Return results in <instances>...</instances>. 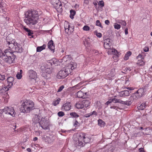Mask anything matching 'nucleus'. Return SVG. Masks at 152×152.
Here are the masks:
<instances>
[{
    "mask_svg": "<svg viewBox=\"0 0 152 152\" xmlns=\"http://www.w3.org/2000/svg\"><path fill=\"white\" fill-rule=\"evenodd\" d=\"M74 126L75 127H78L79 126V124L78 121L76 119H75V122L74 124Z\"/></svg>",
    "mask_w": 152,
    "mask_h": 152,
    "instance_id": "nucleus-47",
    "label": "nucleus"
},
{
    "mask_svg": "<svg viewBox=\"0 0 152 152\" xmlns=\"http://www.w3.org/2000/svg\"><path fill=\"white\" fill-rule=\"evenodd\" d=\"M61 99L60 98H58L57 100L54 101L53 102V104L54 106H56L57 104H59V103L60 102Z\"/></svg>",
    "mask_w": 152,
    "mask_h": 152,
    "instance_id": "nucleus-35",
    "label": "nucleus"
},
{
    "mask_svg": "<svg viewBox=\"0 0 152 152\" xmlns=\"http://www.w3.org/2000/svg\"><path fill=\"white\" fill-rule=\"evenodd\" d=\"M139 152H145L143 148H140L139 149Z\"/></svg>",
    "mask_w": 152,
    "mask_h": 152,
    "instance_id": "nucleus-62",
    "label": "nucleus"
},
{
    "mask_svg": "<svg viewBox=\"0 0 152 152\" xmlns=\"http://www.w3.org/2000/svg\"><path fill=\"white\" fill-rule=\"evenodd\" d=\"M71 107V103L69 102H67L63 104L62 108L65 111H68L70 110Z\"/></svg>",
    "mask_w": 152,
    "mask_h": 152,
    "instance_id": "nucleus-17",
    "label": "nucleus"
},
{
    "mask_svg": "<svg viewBox=\"0 0 152 152\" xmlns=\"http://www.w3.org/2000/svg\"><path fill=\"white\" fill-rule=\"evenodd\" d=\"M23 49L20 44L16 42L12 49L7 50L6 53L7 52V54L8 55V54H10L11 53H13L15 52L21 53L23 52Z\"/></svg>",
    "mask_w": 152,
    "mask_h": 152,
    "instance_id": "nucleus-6",
    "label": "nucleus"
},
{
    "mask_svg": "<svg viewBox=\"0 0 152 152\" xmlns=\"http://www.w3.org/2000/svg\"><path fill=\"white\" fill-rule=\"evenodd\" d=\"M136 58L138 59L137 63L138 65L142 66L145 65V62L144 61V58L142 57V56L141 54H139Z\"/></svg>",
    "mask_w": 152,
    "mask_h": 152,
    "instance_id": "nucleus-12",
    "label": "nucleus"
},
{
    "mask_svg": "<svg viewBox=\"0 0 152 152\" xmlns=\"http://www.w3.org/2000/svg\"><path fill=\"white\" fill-rule=\"evenodd\" d=\"M77 97L79 98H85L86 96L84 95V93L81 91H80L77 93Z\"/></svg>",
    "mask_w": 152,
    "mask_h": 152,
    "instance_id": "nucleus-22",
    "label": "nucleus"
},
{
    "mask_svg": "<svg viewBox=\"0 0 152 152\" xmlns=\"http://www.w3.org/2000/svg\"><path fill=\"white\" fill-rule=\"evenodd\" d=\"M16 77L18 79H20L21 78L22 75V74H19V72H18L16 75Z\"/></svg>",
    "mask_w": 152,
    "mask_h": 152,
    "instance_id": "nucleus-45",
    "label": "nucleus"
},
{
    "mask_svg": "<svg viewBox=\"0 0 152 152\" xmlns=\"http://www.w3.org/2000/svg\"><path fill=\"white\" fill-rule=\"evenodd\" d=\"M83 82H80V83H79L78 84H77V85H76L75 86V87H78L80 86L81 85H82L83 84Z\"/></svg>",
    "mask_w": 152,
    "mask_h": 152,
    "instance_id": "nucleus-61",
    "label": "nucleus"
},
{
    "mask_svg": "<svg viewBox=\"0 0 152 152\" xmlns=\"http://www.w3.org/2000/svg\"><path fill=\"white\" fill-rule=\"evenodd\" d=\"M96 35L97 37L100 38L102 36V34L98 32L97 31H96L95 32Z\"/></svg>",
    "mask_w": 152,
    "mask_h": 152,
    "instance_id": "nucleus-48",
    "label": "nucleus"
},
{
    "mask_svg": "<svg viewBox=\"0 0 152 152\" xmlns=\"http://www.w3.org/2000/svg\"><path fill=\"white\" fill-rule=\"evenodd\" d=\"M119 56L113 55V59L115 60H118V57Z\"/></svg>",
    "mask_w": 152,
    "mask_h": 152,
    "instance_id": "nucleus-55",
    "label": "nucleus"
},
{
    "mask_svg": "<svg viewBox=\"0 0 152 152\" xmlns=\"http://www.w3.org/2000/svg\"><path fill=\"white\" fill-rule=\"evenodd\" d=\"M80 80H81V78L80 77H76V78H75V79L74 80H72V81H76L78 82Z\"/></svg>",
    "mask_w": 152,
    "mask_h": 152,
    "instance_id": "nucleus-53",
    "label": "nucleus"
},
{
    "mask_svg": "<svg viewBox=\"0 0 152 152\" xmlns=\"http://www.w3.org/2000/svg\"><path fill=\"white\" fill-rule=\"evenodd\" d=\"M114 70H113V71H112V73L110 72V73L109 74V76H110V77H109L110 79H112V77H113L115 75V72H114Z\"/></svg>",
    "mask_w": 152,
    "mask_h": 152,
    "instance_id": "nucleus-43",
    "label": "nucleus"
},
{
    "mask_svg": "<svg viewBox=\"0 0 152 152\" xmlns=\"http://www.w3.org/2000/svg\"><path fill=\"white\" fill-rule=\"evenodd\" d=\"M91 113L92 115H97V112L95 111H94L92 112H91Z\"/></svg>",
    "mask_w": 152,
    "mask_h": 152,
    "instance_id": "nucleus-59",
    "label": "nucleus"
},
{
    "mask_svg": "<svg viewBox=\"0 0 152 152\" xmlns=\"http://www.w3.org/2000/svg\"><path fill=\"white\" fill-rule=\"evenodd\" d=\"M82 101L84 107H88L90 105V104L91 103L90 101L88 100H84Z\"/></svg>",
    "mask_w": 152,
    "mask_h": 152,
    "instance_id": "nucleus-28",
    "label": "nucleus"
},
{
    "mask_svg": "<svg viewBox=\"0 0 152 152\" xmlns=\"http://www.w3.org/2000/svg\"><path fill=\"white\" fill-rule=\"evenodd\" d=\"M45 142H47L48 143H50L53 142L50 137H47L45 138Z\"/></svg>",
    "mask_w": 152,
    "mask_h": 152,
    "instance_id": "nucleus-36",
    "label": "nucleus"
},
{
    "mask_svg": "<svg viewBox=\"0 0 152 152\" xmlns=\"http://www.w3.org/2000/svg\"><path fill=\"white\" fill-rule=\"evenodd\" d=\"M118 22L119 23L121 24L122 25H123L124 26H126V23L124 20H119L118 21Z\"/></svg>",
    "mask_w": 152,
    "mask_h": 152,
    "instance_id": "nucleus-39",
    "label": "nucleus"
},
{
    "mask_svg": "<svg viewBox=\"0 0 152 152\" xmlns=\"http://www.w3.org/2000/svg\"><path fill=\"white\" fill-rule=\"evenodd\" d=\"M5 79V76L4 75L0 74V80H4Z\"/></svg>",
    "mask_w": 152,
    "mask_h": 152,
    "instance_id": "nucleus-52",
    "label": "nucleus"
},
{
    "mask_svg": "<svg viewBox=\"0 0 152 152\" xmlns=\"http://www.w3.org/2000/svg\"><path fill=\"white\" fill-rule=\"evenodd\" d=\"M21 29L24 30L26 32L28 33L30 30L28 28H26L24 26H22L21 27Z\"/></svg>",
    "mask_w": 152,
    "mask_h": 152,
    "instance_id": "nucleus-42",
    "label": "nucleus"
},
{
    "mask_svg": "<svg viewBox=\"0 0 152 152\" xmlns=\"http://www.w3.org/2000/svg\"><path fill=\"white\" fill-rule=\"evenodd\" d=\"M75 106L77 109L83 108L84 107L83 101H80L77 102L75 104Z\"/></svg>",
    "mask_w": 152,
    "mask_h": 152,
    "instance_id": "nucleus-21",
    "label": "nucleus"
},
{
    "mask_svg": "<svg viewBox=\"0 0 152 152\" xmlns=\"http://www.w3.org/2000/svg\"><path fill=\"white\" fill-rule=\"evenodd\" d=\"M113 55L115 56H119L120 54H119V53L115 49L113 50V53H112Z\"/></svg>",
    "mask_w": 152,
    "mask_h": 152,
    "instance_id": "nucleus-41",
    "label": "nucleus"
},
{
    "mask_svg": "<svg viewBox=\"0 0 152 152\" xmlns=\"http://www.w3.org/2000/svg\"><path fill=\"white\" fill-rule=\"evenodd\" d=\"M70 73L71 71L69 68H64L63 70L59 72L56 75V77L59 79H64Z\"/></svg>",
    "mask_w": 152,
    "mask_h": 152,
    "instance_id": "nucleus-7",
    "label": "nucleus"
},
{
    "mask_svg": "<svg viewBox=\"0 0 152 152\" xmlns=\"http://www.w3.org/2000/svg\"><path fill=\"white\" fill-rule=\"evenodd\" d=\"M145 92V91L143 88H140L138 89L136 92L134 94L138 99L144 95Z\"/></svg>",
    "mask_w": 152,
    "mask_h": 152,
    "instance_id": "nucleus-13",
    "label": "nucleus"
},
{
    "mask_svg": "<svg viewBox=\"0 0 152 152\" xmlns=\"http://www.w3.org/2000/svg\"><path fill=\"white\" fill-rule=\"evenodd\" d=\"M46 46V45L45 44H43L42 46H39L37 48V52H40L43 50L45 49Z\"/></svg>",
    "mask_w": 152,
    "mask_h": 152,
    "instance_id": "nucleus-23",
    "label": "nucleus"
},
{
    "mask_svg": "<svg viewBox=\"0 0 152 152\" xmlns=\"http://www.w3.org/2000/svg\"><path fill=\"white\" fill-rule=\"evenodd\" d=\"M39 124L40 126L44 129H47L48 128L47 121L45 118H42Z\"/></svg>",
    "mask_w": 152,
    "mask_h": 152,
    "instance_id": "nucleus-10",
    "label": "nucleus"
},
{
    "mask_svg": "<svg viewBox=\"0 0 152 152\" xmlns=\"http://www.w3.org/2000/svg\"><path fill=\"white\" fill-rule=\"evenodd\" d=\"M67 25H67H66L65 26H64V28L65 29V31L66 32L68 33V31H67V30H68V28H67L68 24Z\"/></svg>",
    "mask_w": 152,
    "mask_h": 152,
    "instance_id": "nucleus-64",
    "label": "nucleus"
},
{
    "mask_svg": "<svg viewBox=\"0 0 152 152\" xmlns=\"http://www.w3.org/2000/svg\"><path fill=\"white\" fill-rule=\"evenodd\" d=\"M16 42V41H6V46L8 48H7L5 50H11Z\"/></svg>",
    "mask_w": 152,
    "mask_h": 152,
    "instance_id": "nucleus-18",
    "label": "nucleus"
},
{
    "mask_svg": "<svg viewBox=\"0 0 152 152\" xmlns=\"http://www.w3.org/2000/svg\"><path fill=\"white\" fill-rule=\"evenodd\" d=\"M65 115L64 113L62 111H60L58 113V115L59 117H62Z\"/></svg>",
    "mask_w": 152,
    "mask_h": 152,
    "instance_id": "nucleus-44",
    "label": "nucleus"
},
{
    "mask_svg": "<svg viewBox=\"0 0 152 152\" xmlns=\"http://www.w3.org/2000/svg\"><path fill=\"white\" fill-rule=\"evenodd\" d=\"M143 50L145 52H147L149 51V48L148 47H145L143 48Z\"/></svg>",
    "mask_w": 152,
    "mask_h": 152,
    "instance_id": "nucleus-58",
    "label": "nucleus"
},
{
    "mask_svg": "<svg viewBox=\"0 0 152 152\" xmlns=\"http://www.w3.org/2000/svg\"><path fill=\"white\" fill-rule=\"evenodd\" d=\"M40 70L41 71H45L49 75L52 72L51 69L50 68L45 67L44 66H42L40 68Z\"/></svg>",
    "mask_w": 152,
    "mask_h": 152,
    "instance_id": "nucleus-19",
    "label": "nucleus"
},
{
    "mask_svg": "<svg viewBox=\"0 0 152 152\" xmlns=\"http://www.w3.org/2000/svg\"><path fill=\"white\" fill-rule=\"evenodd\" d=\"M113 100V102L115 103H117L118 102L119 99L115 98L112 99Z\"/></svg>",
    "mask_w": 152,
    "mask_h": 152,
    "instance_id": "nucleus-56",
    "label": "nucleus"
},
{
    "mask_svg": "<svg viewBox=\"0 0 152 152\" xmlns=\"http://www.w3.org/2000/svg\"><path fill=\"white\" fill-rule=\"evenodd\" d=\"M99 5L101 7H103L104 5L103 1H100L99 3Z\"/></svg>",
    "mask_w": 152,
    "mask_h": 152,
    "instance_id": "nucleus-50",
    "label": "nucleus"
},
{
    "mask_svg": "<svg viewBox=\"0 0 152 152\" xmlns=\"http://www.w3.org/2000/svg\"><path fill=\"white\" fill-rule=\"evenodd\" d=\"M83 29L84 31H88L90 29V27L88 26H85L83 28Z\"/></svg>",
    "mask_w": 152,
    "mask_h": 152,
    "instance_id": "nucleus-46",
    "label": "nucleus"
},
{
    "mask_svg": "<svg viewBox=\"0 0 152 152\" xmlns=\"http://www.w3.org/2000/svg\"><path fill=\"white\" fill-rule=\"evenodd\" d=\"M91 113H87L85 114L84 115V117L86 118H88L90 117V116H91Z\"/></svg>",
    "mask_w": 152,
    "mask_h": 152,
    "instance_id": "nucleus-54",
    "label": "nucleus"
},
{
    "mask_svg": "<svg viewBox=\"0 0 152 152\" xmlns=\"http://www.w3.org/2000/svg\"><path fill=\"white\" fill-rule=\"evenodd\" d=\"M111 40L109 39H105V49H106V52L108 55L112 54L113 50L111 42Z\"/></svg>",
    "mask_w": 152,
    "mask_h": 152,
    "instance_id": "nucleus-8",
    "label": "nucleus"
},
{
    "mask_svg": "<svg viewBox=\"0 0 152 152\" xmlns=\"http://www.w3.org/2000/svg\"><path fill=\"white\" fill-rule=\"evenodd\" d=\"M0 115L1 118H4V115L7 114L10 115L12 117H15V115L16 113L14 109L12 107H6L3 109H0Z\"/></svg>",
    "mask_w": 152,
    "mask_h": 152,
    "instance_id": "nucleus-4",
    "label": "nucleus"
},
{
    "mask_svg": "<svg viewBox=\"0 0 152 152\" xmlns=\"http://www.w3.org/2000/svg\"><path fill=\"white\" fill-rule=\"evenodd\" d=\"M90 140L87 135L84 133H81L77 135L76 138H74L75 145L77 148H80L84 146L86 144L89 143Z\"/></svg>",
    "mask_w": 152,
    "mask_h": 152,
    "instance_id": "nucleus-2",
    "label": "nucleus"
},
{
    "mask_svg": "<svg viewBox=\"0 0 152 152\" xmlns=\"http://www.w3.org/2000/svg\"><path fill=\"white\" fill-rule=\"evenodd\" d=\"M129 91L128 90L122 91L120 92L119 96L121 97L127 96L129 95Z\"/></svg>",
    "mask_w": 152,
    "mask_h": 152,
    "instance_id": "nucleus-20",
    "label": "nucleus"
},
{
    "mask_svg": "<svg viewBox=\"0 0 152 152\" xmlns=\"http://www.w3.org/2000/svg\"><path fill=\"white\" fill-rule=\"evenodd\" d=\"M6 41H16L15 40V39H13L11 37L9 36H8L6 37Z\"/></svg>",
    "mask_w": 152,
    "mask_h": 152,
    "instance_id": "nucleus-34",
    "label": "nucleus"
},
{
    "mask_svg": "<svg viewBox=\"0 0 152 152\" xmlns=\"http://www.w3.org/2000/svg\"><path fill=\"white\" fill-rule=\"evenodd\" d=\"M147 104L145 103H144L141 104L140 106L137 107V108L140 110H142L146 107Z\"/></svg>",
    "mask_w": 152,
    "mask_h": 152,
    "instance_id": "nucleus-26",
    "label": "nucleus"
},
{
    "mask_svg": "<svg viewBox=\"0 0 152 152\" xmlns=\"http://www.w3.org/2000/svg\"><path fill=\"white\" fill-rule=\"evenodd\" d=\"M28 36H31V38H33L34 36L32 35L33 34V31L31 30H30L28 33Z\"/></svg>",
    "mask_w": 152,
    "mask_h": 152,
    "instance_id": "nucleus-40",
    "label": "nucleus"
},
{
    "mask_svg": "<svg viewBox=\"0 0 152 152\" xmlns=\"http://www.w3.org/2000/svg\"><path fill=\"white\" fill-rule=\"evenodd\" d=\"M7 50H5L4 55V56L3 57V59L4 61L6 63L8 64H11L15 62V60L16 58L15 55L13 54V53H11L10 54L7 55V52L6 53Z\"/></svg>",
    "mask_w": 152,
    "mask_h": 152,
    "instance_id": "nucleus-5",
    "label": "nucleus"
},
{
    "mask_svg": "<svg viewBox=\"0 0 152 152\" xmlns=\"http://www.w3.org/2000/svg\"><path fill=\"white\" fill-rule=\"evenodd\" d=\"M9 88L7 86L6 87H4L1 88H0V93H2L4 92H5L9 90Z\"/></svg>",
    "mask_w": 152,
    "mask_h": 152,
    "instance_id": "nucleus-33",
    "label": "nucleus"
},
{
    "mask_svg": "<svg viewBox=\"0 0 152 152\" xmlns=\"http://www.w3.org/2000/svg\"><path fill=\"white\" fill-rule=\"evenodd\" d=\"M51 2L57 11L61 12L62 10V5L59 0H51Z\"/></svg>",
    "mask_w": 152,
    "mask_h": 152,
    "instance_id": "nucleus-9",
    "label": "nucleus"
},
{
    "mask_svg": "<svg viewBox=\"0 0 152 152\" xmlns=\"http://www.w3.org/2000/svg\"><path fill=\"white\" fill-rule=\"evenodd\" d=\"M138 99L134 93L130 97L129 100L126 101L127 102V105H131V104L133 102L134 100H136Z\"/></svg>",
    "mask_w": 152,
    "mask_h": 152,
    "instance_id": "nucleus-14",
    "label": "nucleus"
},
{
    "mask_svg": "<svg viewBox=\"0 0 152 152\" xmlns=\"http://www.w3.org/2000/svg\"><path fill=\"white\" fill-rule=\"evenodd\" d=\"M118 102H119L118 103H121V104H126V105H127V102L126 101H122L120 99H119Z\"/></svg>",
    "mask_w": 152,
    "mask_h": 152,
    "instance_id": "nucleus-49",
    "label": "nucleus"
},
{
    "mask_svg": "<svg viewBox=\"0 0 152 152\" xmlns=\"http://www.w3.org/2000/svg\"><path fill=\"white\" fill-rule=\"evenodd\" d=\"M48 48L50 49L53 53L54 52L55 46L54 43L52 40H51L49 41L48 44Z\"/></svg>",
    "mask_w": 152,
    "mask_h": 152,
    "instance_id": "nucleus-16",
    "label": "nucleus"
},
{
    "mask_svg": "<svg viewBox=\"0 0 152 152\" xmlns=\"http://www.w3.org/2000/svg\"><path fill=\"white\" fill-rule=\"evenodd\" d=\"M114 27L115 29H119L120 28L121 26L120 24H118L116 23H115L114 24Z\"/></svg>",
    "mask_w": 152,
    "mask_h": 152,
    "instance_id": "nucleus-37",
    "label": "nucleus"
},
{
    "mask_svg": "<svg viewBox=\"0 0 152 152\" xmlns=\"http://www.w3.org/2000/svg\"><path fill=\"white\" fill-rule=\"evenodd\" d=\"M71 24L70 23L69 24V23H68V33L69 32V31H70V32H72L73 31L74 26L72 24L71 26Z\"/></svg>",
    "mask_w": 152,
    "mask_h": 152,
    "instance_id": "nucleus-27",
    "label": "nucleus"
},
{
    "mask_svg": "<svg viewBox=\"0 0 152 152\" xmlns=\"http://www.w3.org/2000/svg\"><path fill=\"white\" fill-rule=\"evenodd\" d=\"M34 104L31 101L25 99L23 101L20 108L21 112L29 113L34 109Z\"/></svg>",
    "mask_w": 152,
    "mask_h": 152,
    "instance_id": "nucleus-3",
    "label": "nucleus"
},
{
    "mask_svg": "<svg viewBox=\"0 0 152 152\" xmlns=\"http://www.w3.org/2000/svg\"><path fill=\"white\" fill-rule=\"evenodd\" d=\"M28 76L30 79H35L37 77V73L32 69L29 70L28 71Z\"/></svg>",
    "mask_w": 152,
    "mask_h": 152,
    "instance_id": "nucleus-11",
    "label": "nucleus"
},
{
    "mask_svg": "<svg viewBox=\"0 0 152 152\" xmlns=\"http://www.w3.org/2000/svg\"><path fill=\"white\" fill-rule=\"evenodd\" d=\"M14 79L13 77H8L7 79V87L8 88H11L13 85V82L14 81Z\"/></svg>",
    "mask_w": 152,
    "mask_h": 152,
    "instance_id": "nucleus-15",
    "label": "nucleus"
},
{
    "mask_svg": "<svg viewBox=\"0 0 152 152\" xmlns=\"http://www.w3.org/2000/svg\"><path fill=\"white\" fill-rule=\"evenodd\" d=\"M70 15H69L70 17L72 19L74 18V16L76 12L72 10H70Z\"/></svg>",
    "mask_w": 152,
    "mask_h": 152,
    "instance_id": "nucleus-31",
    "label": "nucleus"
},
{
    "mask_svg": "<svg viewBox=\"0 0 152 152\" xmlns=\"http://www.w3.org/2000/svg\"><path fill=\"white\" fill-rule=\"evenodd\" d=\"M110 22L108 20H105V24H106L107 25H109L110 24Z\"/></svg>",
    "mask_w": 152,
    "mask_h": 152,
    "instance_id": "nucleus-63",
    "label": "nucleus"
},
{
    "mask_svg": "<svg viewBox=\"0 0 152 152\" xmlns=\"http://www.w3.org/2000/svg\"><path fill=\"white\" fill-rule=\"evenodd\" d=\"M68 68H69L70 69V71L71 72L72 70L76 67V65L75 63L72 62L68 66Z\"/></svg>",
    "mask_w": 152,
    "mask_h": 152,
    "instance_id": "nucleus-25",
    "label": "nucleus"
},
{
    "mask_svg": "<svg viewBox=\"0 0 152 152\" xmlns=\"http://www.w3.org/2000/svg\"><path fill=\"white\" fill-rule=\"evenodd\" d=\"M125 83L126 84H128L129 83H128V81L129 80V78L128 77H125Z\"/></svg>",
    "mask_w": 152,
    "mask_h": 152,
    "instance_id": "nucleus-60",
    "label": "nucleus"
},
{
    "mask_svg": "<svg viewBox=\"0 0 152 152\" xmlns=\"http://www.w3.org/2000/svg\"><path fill=\"white\" fill-rule=\"evenodd\" d=\"M98 121V125L101 127H104V122L101 119H99Z\"/></svg>",
    "mask_w": 152,
    "mask_h": 152,
    "instance_id": "nucleus-32",
    "label": "nucleus"
},
{
    "mask_svg": "<svg viewBox=\"0 0 152 152\" xmlns=\"http://www.w3.org/2000/svg\"><path fill=\"white\" fill-rule=\"evenodd\" d=\"M70 115L71 116V117L75 118V119L80 116L79 115L75 112L70 113Z\"/></svg>",
    "mask_w": 152,
    "mask_h": 152,
    "instance_id": "nucleus-24",
    "label": "nucleus"
},
{
    "mask_svg": "<svg viewBox=\"0 0 152 152\" xmlns=\"http://www.w3.org/2000/svg\"><path fill=\"white\" fill-rule=\"evenodd\" d=\"M40 72L41 74V75L42 77H43L45 78L48 79L47 77H48L49 76V75L45 71H41V70Z\"/></svg>",
    "mask_w": 152,
    "mask_h": 152,
    "instance_id": "nucleus-30",
    "label": "nucleus"
},
{
    "mask_svg": "<svg viewBox=\"0 0 152 152\" xmlns=\"http://www.w3.org/2000/svg\"><path fill=\"white\" fill-rule=\"evenodd\" d=\"M96 25L102 28H103V27L102 26L101 23L99 20H98L96 21Z\"/></svg>",
    "mask_w": 152,
    "mask_h": 152,
    "instance_id": "nucleus-38",
    "label": "nucleus"
},
{
    "mask_svg": "<svg viewBox=\"0 0 152 152\" xmlns=\"http://www.w3.org/2000/svg\"><path fill=\"white\" fill-rule=\"evenodd\" d=\"M132 53L130 51H128L125 55L124 57V59L125 60H127L129 58V57L131 55Z\"/></svg>",
    "mask_w": 152,
    "mask_h": 152,
    "instance_id": "nucleus-29",
    "label": "nucleus"
},
{
    "mask_svg": "<svg viewBox=\"0 0 152 152\" xmlns=\"http://www.w3.org/2000/svg\"><path fill=\"white\" fill-rule=\"evenodd\" d=\"M39 15L36 10H29L25 13L24 21L27 25H35L38 22L37 17Z\"/></svg>",
    "mask_w": 152,
    "mask_h": 152,
    "instance_id": "nucleus-1",
    "label": "nucleus"
},
{
    "mask_svg": "<svg viewBox=\"0 0 152 152\" xmlns=\"http://www.w3.org/2000/svg\"><path fill=\"white\" fill-rule=\"evenodd\" d=\"M112 102L113 100L112 99H110L108 100V101H107L106 103H105V104L108 105L109 104L111 103Z\"/></svg>",
    "mask_w": 152,
    "mask_h": 152,
    "instance_id": "nucleus-57",
    "label": "nucleus"
},
{
    "mask_svg": "<svg viewBox=\"0 0 152 152\" xmlns=\"http://www.w3.org/2000/svg\"><path fill=\"white\" fill-rule=\"evenodd\" d=\"M64 88V85H62L59 88L57 91V92H60Z\"/></svg>",
    "mask_w": 152,
    "mask_h": 152,
    "instance_id": "nucleus-51",
    "label": "nucleus"
}]
</instances>
